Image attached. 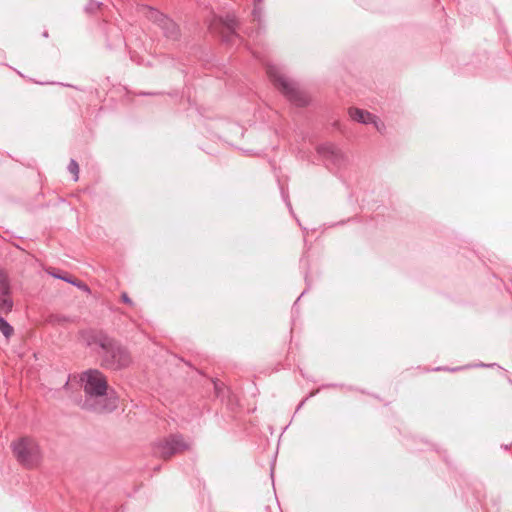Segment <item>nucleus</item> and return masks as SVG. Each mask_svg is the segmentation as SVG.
<instances>
[{
	"mask_svg": "<svg viewBox=\"0 0 512 512\" xmlns=\"http://www.w3.org/2000/svg\"><path fill=\"white\" fill-rule=\"evenodd\" d=\"M79 336L86 346L95 345L101 348V365L105 368L119 370L128 367L132 362L128 350L100 330H82Z\"/></svg>",
	"mask_w": 512,
	"mask_h": 512,
	"instance_id": "nucleus-1",
	"label": "nucleus"
},
{
	"mask_svg": "<svg viewBox=\"0 0 512 512\" xmlns=\"http://www.w3.org/2000/svg\"><path fill=\"white\" fill-rule=\"evenodd\" d=\"M17 461L27 468L37 467L42 460V452L37 441L31 437H22L11 444Z\"/></svg>",
	"mask_w": 512,
	"mask_h": 512,
	"instance_id": "nucleus-2",
	"label": "nucleus"
},
{
	"mask_svg": "<svg viewBox=\"0 0 512 512\" xmlns=\"http://www.w3.org/2000/svg\"><path fill=\"white\" fill-rule=\"evenodd\" d=\"M191 447V441L183 435L171 434L153 444V453L159 458L168 460L173 456L189 451Z\"/></svg>",
	"mask_w": 512,
	"mask_h": 512,
	"instance_id": "nucleus-3",
	"label": "nucleus"
},
{
	"mask_svg": "<svg viewBox=\"0 0 512 512\" xmlns=\"http://www.w3.org/2000/svg\"><path fill=\"white\" fill-rule=\"evenodd\" d=\"M267 74L275 87L279 89L290 102L297 106H304L308 103L307 95L300 91L294 82L287 79L275 68L269 67Z\"/></svg>",
	"mask_w": 512,
	"mask_h": 512,
	"instance_id": "nucleus-4",
	"label": "nucleus"
},
{
	"mask_svg": "<svg viewBox=\"0 0 512 512\" xmlns=\"http://www.w3.org/2000/svg\"><path fill=\"white\" fill-rule=\"evenodd\" d=\"M84 391L93 397L104 396L108 389L107 379L99 370H87L81 375Z\"/></svg>",
	"mask_w": 512,
	"mask_h": 512,
	"instance_id": "nucleus-5",
	"label": "nucleus"
},
{
	"mask_svg": "<svg viewBox=\"0 0 512 512\" xmlns=\"http://www.w3.org/2000/svg\"><path fill=\"white\" fill-rule=\"evenodd\" d=\"M148 17L158 24L166 37L176 38L178 36L179 29L177 24L159 11L149 8Z\"/></svg>",
	"mask_w": 512,
	"mask_h": 512,
	"instance_id": "nucleus-6",
	"label": "nucleus"
},
{
	"mask_svg": "<svg viewBox=\"0 0 512 512\" xmlns=\"http://www.w3.org/2000/svg\"><path fill=\"white\" fill-rule=\"evenodd\" d=\"M13 308L10 282L7 274L0 269V310L7 313Z\"/></svg>",
	"mask_w": 512,
	"mask_h": 512,
	"instance_id": "nucleus-7",
	"label": "nucleus"
},
{
	"mask_svg": "<svg viewBox=\"0 0 512 512\" xmlns=\"http://www.w3.org/2000/svg\"><path fill=\"white\" fill-rule=\"evenodd\" d=\"M349 115L353 120H355L359 123H364V124L373 123L379 132L382 131V127L377 122L376 117L367 111H364V110L358 109V108H350Z\"/></svg>",
	"mask_w": 512,
	"mask_h": 512,
	"instance_id": "nucleus-8",
	"label": "nucleus"
},
{
	"mask_svg": "<svg viewBox=\"0 0 512 512\" xmlns=\"http://www.w3.org/2000/svg\"><path fill=\"white\" fill-rule=\"evenodd\" d=\"M53 277L55 278H58V279H61V280H64L74 286H76L77 288L81 289L82 291L86 292V293H90V288L88 287L87 284H85L83 281L77 279V278H74L72 276H69V275H62V274H57V273H54V272H49Z\"/></svg>",
	"mask_w": 512,
	"mask_h": 512,
	"instance_id": "nucleus-9",
	"label": "nucleus"
},
{
	"mask_svg": "<svg viewBox=\"0 0 512 512\" xmlns=\"http://www.w3.org/2000/svg\"><path fill=\"white\" fill-rule=\"evenodd\" d=\"M68 170L74 176V180L77 181L79 177V165L75 160H71L68 165Z\"/></svg>",
	"mask_w": 512,
	"mask_h": 512,
	"instance_id": "nucleus-10",
	"label": "nucleus"
},
{
	"mask_svg": "<svg viewBox=\"0 0 512 512\" xmlns=\"http://www.w3.org/2000/svg\"><path fill=\"white\" fill-rule=\"evenodd\" d=\"M319 152L320 153H331L332 155H335L336 154V148L331 145V144H328V145H325V146H322L319 148Z\"/></svg>",
	"mask_w": 512,
	"mask_h": 512,
	"instance_id": "nucleus-11",
	"label": "nucleus"
},
{
	"mask_svg": "<svg viewBox=\"0 0 512 512\" xmlns=\"http://www.w3.org/2000/svg\"><path fill=\"white\" fill-rule=\"evenodd\" d=\"M227 29L231 32V33H234L235 32V29H236V22L234 20H230L229 23L227 24Z\"/></svg>",
	"mask_w": 512,
	"mask_h": 512,
	"instance_id": "nucleus-12",
	"label": "nucleus"
},
{
	"mask_svg": "<svg viewBox=\"0 0 512 512\" xmlns=\"http://www.w3.org/2000/svg\"><path fill=\"white\" fill-rule=\"evenodd\" d=\"M121 298L124 303L132 305V300L128 297L127 293H122Z\"/></svg>",
	"mask_w": 512,
	"mask_h": 512,
	"instance_id": "nucleus-13",
	"label": "nucleus"
},
{
	"mask_svg": "<svg viewBox=\"0 0 512 512\" xmlns=\"http://www.w3.org/2000/svg\"><path fill=\"white\" fill-rule=\"evenodd\" d=\"M253 14L256 16V14H257V9L256 8L253 10Z\"/></svg>",
	"mask_w": 512,
	"mask_h": 512,
	"instance_id": "nucleus-14",
	"label": "nucleus"
},
{
	"mask_svg": "<svg viewBox=\"0 0 512 512\" xmlns=\"http://www.w3.org/2000/svg\"><path fill=\"white\" fill-rule=\"evenodd\" d=\"M255 3H260L262 0H254Z\"/></svg>",
	"mask_w": 512,
	"mask_h": 512,
	"instance_id": "nucleus-15",
	"label": "nucleus"
}]
</instances>
